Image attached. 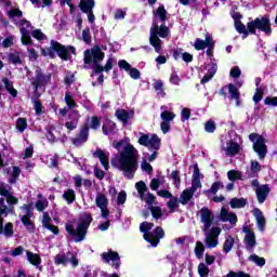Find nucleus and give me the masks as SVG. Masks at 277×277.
<instances>
[{
	"label": "nucleus",
	"instance_id": "nucleus-1",
	"mask_svg": "<svg viewBox=\"0 0 277 277\" xmlns=\"http://www.w3.org/2000/svg\"><path fill=\"white\" fill-rule=\"evenodd\" d=\"M113 146L118 150V155L111 160L113 166L121 170L126 179H133L137 172L138 151L129 143V138L114 141Z\"/></svg>",
	"mask_w": 277,
	"mask_h": 277
},
{
	"label": "nucleus",
	"instance_id": "nucleus-2",
	"mask_svg": "<svg viewBox=\"0 0 277 277\" xmlns=\"http://www.w3.org/2000/svg\"><path fill=\"white\" fill-rule=\"evenodd\" d=\"M166 18H168V11L163 5H160L154 11L153 26L150 28L149 42L154 47L156 53H161V39L168 38L170 29L166 26Z\"/></svg>",
	"mask_w": 277,
	"mask_h": 277
},
{
	"label": "nucleus",
	"instance_id": "nucleus-3",
	"mask_svg": "<svg viewBox=\"0 0 277 277\" xmlns=\"http://www.w3.org/2000/svg\"><path fill=\"white\" fill-rule=\"evenodd\" d=\"M138 144L141 146H145L146 148H148V150L153 151L151 155L148 153L144 154L141 163L143 172H147V174H150L153 172V166H150V163H148L147 161L151 162L155 161V159H157V156L159 155L157 150L161 148V138H159L157 134L148 135L141 133V136L138 137Z\"/></svg>",
	"mask_w": 277,
	"mask_h": 277
},
{
	"label": "nucleus",
	"instance_id": "nucleus-4",
	"mask_svg": "<svg viewBox=\"0 0 277 277\" xmlns=\"http://www.w3.org/2000/svg\"><path fill=\"white\" fill-rule=\"evenodd\" d=\"M8 16L13 18L15 25L19 27V31L22 35L21 37L22 44H24L25 47H29V44H34V41L31 40V29H34V27L31 26V23L27 19L16 21V18L23 17V11L18 9H11L8 11Z\"/></svg>",
	"mask_w": 277,
	"mask_h": 277
},
{
	"label": "nucleus",
	"instance_id": "nucleus-5",
	"mask_svg": "<svg viewBox=\"0 0 277 277\" xmlns=\"http://www.w3.org/2000/svg\"><path fill=\"white\" fill-rule=\"evenodd\" d=\"M90 222H92V217L85 214L84 219L78 223H66L65 230L76 242L83 241V239H85Z\"/></svg>",
	"mask_w": 277,
	"mask_h": 277
},
{
	"label": "nucleus",
	"instance_id": "nucleus-6",
	"mask_svg": "<svg viewBox=\"0 0 277 277\" xmlns=\"http://www.w3.org/2000/svg\"><path fill=\"white\" fill-rule=\"evenodd\" d=\"M153 226H155L153 223L143 222L140 225V230L141 233H144L143 237L145 241L150 243L153 248H157V246H159V240L163 239L166 234L161 227H157L155 232H150L153 230Z\"/></svg>",
	"mask_w": 277,
	"mask_h": 277
},
{
	"label": "nucleus",
	"instance_id": "nucleus-7",
	"mask_svg": "<svg viewBox=\"0 0 277 277\" xmlns=\"http://www.w3.org/2000/svg\"><path fill=\"white\" fill-rule=\"evenodd\" d=\"M247 29L250 34H255L256 29L266 34V36H272V23L269 22V17H256L254 21L249 22L247 24Z\"/></svg>",
	"mask_w": 277,
	"mask_h": 277
},
{
	"label": "nucleus",
	"instance_id": "nucleus-8",
	"mask_svg": "<svg viewBox=\"0 0 277 277\" xmlns=\"http://www.w3.org/2000/svg\"><path fill=\"white\" fill-rule=\"evenodd\" d=\"M56 53L61 60L68 61V50L57 41H51L50 48L41 49V55L44 57L53 58Z\"/></svg>",
	"mask_w": 277,
	"mask_h": 277
},
{
	"label": "nucleus",
	"instance_id": "nucleus-9",
	"mask_svg": "<svg viewBox=\"0 0 277 277\" xmlns=\"http://www.w3.org/2000/svg\"><path fill=\"white\" fill-rule=\"evenodd\" d=\"M221 150L226 157H235L241 153V145L237 142V138H225L221 142Z\"/></svg>",
	"mask_w": 277,
	"mask_h": 277
},
{
	"label": "nucleus",
	"instance_id": "nucleus-10",
	"mask_svg": "<svg viewBox=\"0 0 277 277\" xmlns=\"http://www.w3.org/2000/svg\"><path fill=\"white\" fill-rule=\"evenodd\" d=\"M250 142L253 143V149L259 155L260 159H264L267 155V145H265V137L261 134L251 133L249 135Z\"/></svg>",
	"mask_w": 277,
	"mask_h": 277
},
{
	"label": "nucleus",
	"instance_id": "nucleus-11",
	"mask_svg": "<svg viewBox=\"0 0 277 277\" xmlns=\"http://www.w3.org/2000/svg\"><path fill=\"white\" fill-rule=\"evenodd\" d=\"M105 60V52L98 47H93L91 50L84 51V64H94V66H100L101 62Z\"/></svg>",
	"mask_w": 277,
	"mask_h": 277
},
{
	"label": "nucleus",
	"instance_id": "nucleus-12",
	"mask_svg": "<svg viewBox=\"0 0 277 277\" xmlns=\"http://www.w3.org/2000/svg\"><path fill=\"white\" fill-rule=\"evenodd\" d=\"M205 233V243L207 248H217L220 245V235L222 234V228L220 227H212L211 229L203 230Z\"/></svg>",
	"mask_w": 277,
	"mask_h": 277
},
{
	"label": "nucleus",
	"instance_id": "nucleus-13",
	"mask_svg": "<svg viewBox=\"0 0 277 277\" xmlns=\"http://www.w3.org/2000/svg\"><path fill=\"white\" fill-rule=\"evenodd\" d=\"M95 205L96 208L101 210L103 220H107L109 217V199H107V195L97 193L95 196Z\"/></svg>",
	"mask_w": 277,
	"mask_h": 277
},
{
	"label": "nucleus",
	"instance_id": "nucleus-14",
	"mask_svg": "<svg viewBox=\"0 0 277 277\" xmlns=\"http://www.w3.org/2000/svg\"><path fill=\"white\" fill-rule=\"evenodd\" d=\"M22 211H24V215H22V224L25 226L26 229H28L29 233H34V228L36 226L34 225V222H31V217L34 216V211L31 210V205H24L21 207Z\"/></svg>",
	"mask_w": 277,
	"mask_h": 277
},
{
	"label": "nucleus",
	"instance_id": "nucleus-15",
	"mask_svg": "<svg viewBox=\"0 0 277 277\" xmlns=\"http://www.w3.org/2000/svg\"><path fill=\"white\" fill-rule=\"evenodd\" d=\"M55 265H65L70 263L72 267H77L79 265V260H77V255L68 252V253H58L54 256Z\"/></svg>",
	"mask_w": 277,
	"mask_h": 277
},
{
	"label": "nucleus",
	"instance_id": "nucleus-16",
	"mask_svg": "<svg viewBox=\"0 0 277 277\" xmlns=\"http://www.w3.org/2000/svg\"><path fill=\"white\" fill-rule=\"evenodd\" d=\"M199 215H200V222L203 225L202 230H210L211 226H213V220H215L213 212H211L209 208L203 207L199 211Z\"/></svg>",
	"mask_w": 277,
	"mask_h": 277
},
{
	"label": "nucleus",
	"instance_id": "nucleus-17",
	"mask_svg": "<svg viewBox=\"0 0 277 277\" xmlns=\"http://www.w3.org/2000/svg\"><path fill=\"white\" fill-rule=\"evenodd\" d=\"M215 72H217V63H215V61H210V64H207L201 68V74L203 75V78L201 79L202 85L209 83L215 76Z\"/></svg>",
	"mask_w": 277,
	"mask_h": 277
},
{
	"label": "nucleus",
	"instance_id": "nucleus-18",
	"mask_svg": "<svg viewBox=\"0 0 277 277\" xmlns=\"http://www.w3.org/2000/svg\"><path fill=\"white\" fill-rule=\"evenodd\" d=\"M49 81H51V75H43L42 70L36 69V75L31 79V84L34 85L35 90L42 88V85H47Z\"/></svg>",
	"mask_w": 277,
	"mask_h": 277
},
{
	"label": "nucleus",
	"instance_id": "nucleus-19",
	"mask_svg": "<svg viewBox=\"0 0 277 277\" xmlns=\"http://www.w3.org/2000/svg\"><path fill=\"white\" fill-rule=\"evenodd\" d=\"M102 259L104 263H109L115 269L120 267V255L118 252L109 250L108 252L102 253Z\"/></svg>",
	"mask_w": 277,
	"mask_h": 277
},
{
	"label": "nucleus",
	"instance_id": "nucleus-20",
	"mask_svg": "<svg viewBox=\"0 0 277 277\" xmlns=\"http://www.w3.org/2000/svg\"><path fill=\"white\" fill-rule=\"evenodd\" d=\"M215 43L213 42V37H211V35L206 34V40H201V39H196L195 43H194V48L196 49V51H202L205 49H213V45Z\"/></svg>",
	"mask_w": 277,
	"mask_h": 277
},
{
	"label": "nucleus",
	"instance_id": "nucleus-21",
	"mask_svg": "<svg viewBox=\"0 0 277 277\" xmlns=\"http://www.w3.org/2000/svg\"><path fill=\"white\" fill-rule=\"evenodd\" d=\"M26 261L37 269H42V258L40 254L26 250Z\"/></svg>",
	"mask_w": 277,
	"mask_h": 277
},
{
	"label": "nucleus",
	"instance_id": "nucleus-22",
	"mask_svg": "<svg viewBox=\"0 0 277 277\" xmlns=\"http://www.w3.org/2000/svg\"><path fill=\"white\" fill-rule=\"evenodd\" d=\"M220 221L221 222H229V224H232V226H235L237 224V214H235L233 212H228V210H226V208H222L221 213H220Z\"/></svg>",
	"mask_w": 277,
	"mask_h": 277
},
{
	"label": "nucleus",
	"instance_id": "nucleus-23",
	"mask_svg": "<svg viewBox=\"0 0 277 277\" xmlns=\"http://www.w3.org/2000/svg\"><path fill=\"white\" fill-rule=\"evenodd\" d=\"M115 115L120 122H123V124H129V121L135 116V111L118 109Z\"/></svg>",
	"mask_w": 277,
	"mask_h": 277
},
{
	"label": "nucleus",
	"instance_id": "nucleus-24",
	"mask_svg": "<svg viewBox=\"0 0 277 277\" xmlns=\"http://www.w3.org/2000/svg\"><path fill=\"white\" fill-rule=\"evenodd\" d=\"M114 68V58L109 57L106 61L105 66L103 67L102 65H95L93 66V74L92 77H96V75L105 71V72H109V70H111Z\"/></svg>",
	"mask_w": 277,
	"mask_h": 277
},
{
	"label": "nucleus",
	"instance_id": "nucleus-25",
	"mask_svg": "<svg viewBox=\"0 0 277 277\" xmlns=\"http://www.w3.org/2000/svg\"><path fill=\"white\" fill-rule=\"evenodd\" d=\"M69 118L70 121H67L65 123V127L66 129H68V131H75V128L77 127V124H79V119L81 118L79 110H71Z\"/></svg>",
	"mask_w": 277,
	"mask_h": 277
},
{
	"label": "nucleus",
	"instance_id": "nucleus-26",
	"mask_svg": "<svg viewBox=\"0 0 277 277\" xmlns=\"http://www.w3.org/2000/svg\"><path fill=\"white\" fill-rule=\"evenodd\" d=\"M245 246L249 251L254 250V246H256V236L254 235V232L252 230L246 232Z\"/></svg>",
	"mask_w": 277,
	"mask_h": 277
},
{
	"label": "nucleus",
	"instance_id": "nucleus-27",
	"mask_svg": "<svg viewBox=\"0 0 277 277\" xmlns=\"http://www.w3.org/2000/svg\"><path fill=\"white\" fill-rule=\"evenodd\" d=\"M255 194L258 196V201L260 202V205H263V202H265V200L267 199V196L269 194V186L262 185V186L256 187Z\"/></svg>",
	"mask_w": 277,
	"mask_h": 277
},
{
	"label": "nucleus",
	"instance_id": "nucleus-28",
	"mask_svg": "<svg viewBox=\"0 0 277 277\" xmlns=\"http://www.w3.org/2000/svg\"><path fill=\"white\" fill-rule=\"evenodd\" d=\"M253 215L256 220L259 230L263 233V230H265V216L263 215V212L259 209H254Z\"/></svg>",
	"mask_w": 277,
	"mask_h": 277
},
{
	"label": "nucleus",
	"instance_id": "nucleus-29",
	"mask_svg": "<svg viewBox=\"0 0 277 277\" xmlns=\"http://www.w3.org/2000/svg\"><path fill=\"white\" fill-rule=\"evenodd\" d=\"M160 110H161L160 118L162 122H172V120L176 118V115L174 113L168 110V106H161Z\"/></svg>",
	"mask_w": 277,
	"mask_h": 277
},
{
	"label": "nucleus",
	"instance_id": "nucleus-30",
	"mask_svg": "<svg viewBox=\"0 0 277 277\" xmlns=\"http://www.w3.org/2000/svg\"><path fill=\"white\" fill-rule=\"evenodd\" d=\"M95 155L98 157L102 166L105 168V170H109V153H105L102 149H97L95 151Z\"/></svg>",
	"mask_w": 277,
	"mask_h": 277
},
{
	"label": "nucleus",
	"instance_id": "nucleus-31",
	"mask_svg": "<svg viewBox=\"0 0 277 277\" xmlns=\"http://www.w3.org/2000/svg\"><path fill=\"white\" fill-rule=\"evenodd\" d=\"M88 135H90V128L83 127L82 130L80 131L79 138L74 140L75 146H81L83 142H88Z\"/></svg>",
	"mask_w": 277,
	"mask_h": 277
},
{
	"label": "nucleus",
	"instance_id": "nucleus-32",
	"mask_svg": "<svg viewBox=\"0 0 277 277\" xmlns=\"http://www.w3.org/2000/svg\"><path fill=\"white\" fill-rule=\"evenodd\" d=\"M94 0H80L79 8L81 12L88 13L94 10Z\"/></svg>",
	"mask_w": 277,
	"mask_h": 277
},
{
	"label": "nucleus",
	"instance_id": "nucleus-33",
	"mask_svg": "<svg viewBox=\"0 0 277 277\" xmlns=\"http://www.w3.org/2000/svg\"><path fill=\"white\" fill-rule=\"evenodd\" d=\"M102 129H103L104 135H111V133H115L116 131V123L109 119H105V122Z\"/></svg>",
	"mask_w": 277,
	"mask_h": 277
},
{
	"label": "nucleus",
	"instance_id": "nucleus-34",
	"mask_svg": "<svg viewBox=\"0 0 277 277\" xmlns=\"http://www.w3.org/2000/svg\"><path fill=\"white\" fill-rule=\"evenodd\" d=\"M194 194L195 193L190 188L184 189L180 196L181 205H187V202L194 198Z\"/></svg>",
	"mask_w": 277,
	"mask_h": 277
},
{
	"label": "nucleus",
	"instance_id": "nucleus-35",
	"mask_svg": "<svg viewBox=\"0 0 277 277\" xmlns=\"http://www.w3.org/2000/svg\"><path fill=\"white\" fill-rule=\"evenodd\" d=\"M29 124L27 123V119L19 117L15 121V129L18 133H23L24 131H27V128Z\"/></svg>",
	"mask_w": 277,
	"mask_h": 277
},
{
	"label": "nucleus",
	"instance_id": "nucleus-36",
	"mask_svg": "<svg viewBox=\"0 0 277 277\" xmlns=\"http://www.w3.org/2000/svg\"><path fill=\"white\" fill-rule=\"evenodd\" d=\"M227 88L232 98L236 101V105L237 107H239V98L241 96V94L239 93V89H237L235 84H228Z\"/></svg>",
	"mask_w": 277,
	"mask_h": 277
},
{
	"label": "nucleus",
	"instance_id": "nucleus-37",
	"mask_svg": "<svg viewBox=\"0 0 277 277\" xmlns=\"http://www.w3.org/2000/svg\"><path fill=\"white\" fill-rule=\"evenodd\" d=\"M233 246H235V238H233V236H230V235L225 236V242L223 245V252L225 254H228V252H230V250H233Z\"/></svg>",
	"mask_w": 277,
	"mask_h": 277
},
{
	"label": "nucleus",
	"instance_id": "nucleus-38",
	"mask_svg": "<svg viewBox=\"0 0 277 277\" xmlns=\"http://www.w3.org/2000/svg\"><path fill=\"white\" fill-rule=\"evenodd\" d=\"M39 200L36 202L35 208L37 211L42 212L49 207V200L42 198V194L38 195Z\"/></svg>",
	"mask_w": 277,
	"mask_h": 277
},
{
	"label": "nucleus",
	"instance_id": "nucleus-39",
	"mask_svg": "<svg viewBox=\"0 0 277 277\" xmlns=\"http://www.w3.org/2000/svg\"><path fill=\"white\" fill-rule=\"evenodd\" d=\"M135 189L137 190V194L141 198V200H144L145 196H146V183H144V181H140L135 184Z\"/></svg>",
	"mask_w": 277,
	"mask_h": 277
},
{
	"label": "nucleus",
	"instance_id": "nucleus-40",
	"mask_svg": "<svg viewBox=\"0 0 277 277\" xmlns=\"http://www.w3.org/2000/svg\"><path fill=\"white\" fill-rule=\"evenodd\" d=\"M248 201L245 198H234L230 200V207L232 209H241L246 207Z\"/></svg>",
	"mask_w": 277,
	"mask_h": 277
},
{
	"label": "nucleus",
	"instance_id": "nucleus-41",
	"mask_svg": "<svg viewBox=\"0 0 277 277\" xmlns=\"http://www.w3.org/2000/svg\"><path fill=\"white\" fill-rule=\"evenodd\" d=\"M179 198L176 197H171L170 200L167 202V208L169 209L170 213H174L176 209H179Z\"/></svg>",
	"mask_w": 277,
	"mask_h": 277
},
{
	"label": "nucleus",
	"instance_id": "nucleus-42",
	"mask_svg": "<svg viewBox=\"0 0 277 277\" xmlns=\"http://www.w3.org/2000/svg\"><path fill=\"white\" fill-rule=\"evenodd\" d=\"M2 82L4 83V88L5 90H8L9 94H11V96L15 97L18 94V92L16 91V89H14L12 82L8 78H3Z\"/></svg>",
	"mask_w": 277,
	"mask_h": 277
},
{
	"label": "nucleus",
	"instance_id": "nucleus-43",
	"mask_svg": "<svg viewBox=\"0 0 277 277\" xmlns=\"http://www.w3.org/2000/svg\"><path fill=\"white\" fill-rule=\"evenodd\" d=\"M235 28L238 31V34H242V39L248 38V30L246 29V25L241 23V21L235 22Z\"/></svg>",
	"mask_w": 277,
	"mask_h": 277
},
{
	"label": "nucleus",
	"instance_id": "nucleus-44",
	"mask_svg": "<svg viewBox=\"0 0 277 277\" xmlns=\"http://www.w3.org/2000/svg\"><path fill=\"white\" fill-rule=\"evenodd\" d=\"M63 198H64V200H66L67 205H72V202L76 198L75 190L74 189H67L63 194Z\"/></svg>",
	"mask_w": 277,
	"mask_h": 277
},
{
	"label": "nucleus",
	"instance_id": "nucleus-45",
	"mask_svg": "<svg viewBox=\"0 0 277 277\" xmlns=\"http://www.w3.org/2000/svg\"><path fill=\"white\" fill-rule=\"evenodd\" d=\"M98 127H101V119H98V117H91L88 119V129H93L96 131Z\"/></svg>",
	"mask_w": 277,
	"mask_h": 277
},
{
	"label": "nucleus",
	"instance_id": "nucleus-46",
	"mask_svg": "<svg viewBox=\"0 0 277 277\" xmlns=\"http://www.w3.org/2000/svg\"><path fill=\"white\" fill-rule=\"evenodd\" d=\"M249 261H251V263H254L259 267H263V265H265V258H261L256 254H251L249 256Z\"/></svg>",
	"mask_w": 277,
	"mask_h": 277
},
{
	"label": "nucleus",
	"instance_id": "nucleus-47",
	"mask_svg": "<svg viewBox=\"0 0 277 277\" xmlns=\"http://www.w3.org/2000/svg\"><path fill=\"white\" fill-rule=\"evenodd\" d=\"M12 192V187L3 182H0V196L5 198V196H10Z\"/></svg>",
	"mask_w": 277,
	"mask_h": 277
},
{
	"label": "nucleus",
	"instance_id": "nucleus-48",
	"mask_svg": "<svg viewBox=\"0 0 277 277\" xmlns=\"http://www.w3.org/2000/svg\"><path fill=\"white\" fill-rule=\"evenodd\" d=\"M65 103L68 107V109H75L77 107V102H75V98L70 93L65 94Z\"/></svg>",
	"mask_w": 277,
	"mask_h": 277
},
{
	"label": "nucleus",
	"instance_id": "nucleus-49",
	"mask_svg": "<svg viewBox=\"0 0 277 277\" xmlns=\"http://www.w3.org/2000/svg\"><path fill=\"white\" fill-rule=\"evenodd\" d=\"M2 235H4V237H12L14 235V225L6 223L4 228L2 227Z\"/></svg>",
	"mask_w": 277,
	"mask_h": 277
},
{
	"label": "nucleus",
	"instance_id": "nucleus-50",
	"mask_svg": "<svg viewBox=\"0 0 277 277\" xmlns=\"http://www.w3.org/2000/svg\"><path fill=\"white\" fill-rule=\"evenodd\" d=\"M241 172L237 170H230L227 172V179L229 181H241Z\"/></svg>",
	"mask_w": 277,
	"mask_h": 277
},
{
	"label": "nucleus",
	"instance_id": "nucleus-51",
	"mask_svg": "<svg viewBox=\"0 0 277 277\" xmlns=\"http://www.w3.org/2000/svg\"><path fill=\"white\" fill-rule=\"evenodd\" d=\"M18 176H21V169L18 167H13V171L11 173V177L9 179V183L11 185L16 183Z\"/></svg>",
	"mask_w": 277,
	"mask_h": 277
},
{
	"label": "nucleus",
	"instance_id": "nucleus-52",
	"mask_svg": "<svg viewBox=\"0 0 277 277\" xmlns=\"http://www.w3.org/2000/svg\"><path fill=\"white\" fill-rule=\"evenodd\" d=\"M195 254L197 259H200L205 254V245L201 241H197L195 246Z\"/></svg>",
	"mask_w": 277,
	"mask_h": 277
},
{
	"label": "nucleus",
	"instance_id": "nucleus-53",
	"mask_svg": "<svg viewBox=\"0 0 277 277\" xmlns=\"http://www.w3.org/2000/svg\"><path fill=\"white\" fill-rule=\"evenodd\" d=\"M215 129H217V126L215 124V121L209 120L205 124V131L206 133H215Z\"/></svg>",
	"mask_w": 277,
	"mask_h": 277
},
{
	"label": "nucleus",
	"instance_id": "nucleus-54",
	"mask_svg": "<svg viewBox=\"0 0 277 277\" xmlns=\"http://www.w3.org/2000/svg\"><path fill=\"white\" fill-rule=\"evenodd\" d=\"M8 60L9 64H21V55H18V52L10 53Z\"/></svg>",
	"mask_w": 277,
	"mask_h": 277
},
{
	"label": "nucleus",
	"instance_id": "nucleus-55",
	"mask_svg": "<svg viewBox=\"0 0 277 277\" xmlns=\"http://www.w3.org/2000/svg\"><path fill=\"white\" fill-rule=\"evenodd\" d=\"M222 187H224V184H222V182H215L212 184L211 188L207 190V194H217V192H220Z\"/></svg>",
	"mask_w": 277,
	"mask_h": 277
},
{
	"label": "nucleus",
	"instance_id": "nucleus-56",
	"mask_svg": "<svg viewBox=\"0 0 277 277\" xmlns=\"http://www.w3.org/2000/svg\"><path fill=\"white\" fill-rule=\"evenodd\" d=\"M198 274L200 277L209 276V267L205 263H200L198 266Z\"/></svg>",
	"mask_w": 277,
	"mask_h": 277
},
{
	"label": "nucleus",
	"instance_id": "nucleus-57",
	"mask_svg": "<svg viewBox=\"0 0 277 277\" xmlns=\"http://www.w3.org/2000/svg\"><path fill=\"white\" fill-rule=\"evenodd\" d=\"M31 36L36 40H47V35H44V32H42V30H40V29L32 30Z\"/></svg>",
	"mask_w": 277,
	"mask_h": 277
},
{
	"label": "nucleus",
	"instance_id": "nucleus-58",
	"mask_svg": "<svg viewBox=\"0 0 277 277\" xmlns=\"http://www.w3.org/2000/svg\"><path fill=\"white\" fill-rule=\"evenodd\" d=\"M169 81L172 85H181V77H179L176 71H172Z\"/></svg>",
	"mask_w": 277,
	"mask_h": 277
},
{
	"label": "nucleus",
	"instance_id": "nucleus-59",
	"mask_svg": "<svg viewBox=\"0 0 277 277\" xmlns=\"http://www.w3.org/2000/svg\"><path fill=\"white\" fill-rule=\"evenodd\" d=\"M82 40L85 44H90L92 42V35L90 34V28H85L82 30Z\"/></svg>",
	"mask_w": 277,
	"mask_h": 277
},
{
	"label": "nucleus",
	"instance_id": "nucleus-60",
	"mask_svg": "<svg viewBox=\"0 0 277 277\" xmlns=\"http://www.w3.org/2000/svg\"><path fill=\"white\" fill-rule=\"evenodd\" d=\"M118 66L120 68V70H126V72H129L131 70V64H129V62H127L126 60H120L118 62Z\"/></svg>",
	"mask_w": 277,
	"mask_h": 277
},
{
	"label": "nucleus",
	"instance_id": "nucleus-61",
	"mask_svg": "<svg viewBox=\"0 0 277 277\" xmlns=\"http://www.w3.org/2000/svg\"><path fill=\"white\" fill-rule=\"evenodd\" d=\"M150 212H151L153 217H155V220H159V217H161L163 215V212L161 211V208H159V207H151Z\"/></svg>",
	"mask_w": 277,
	"mask_h": 277
},
{
	"label": "nucleus",
	"instance_id": "nucleus-62",
	"mask_svg": "<svg viewBox=\"0 0 277 277\" xmlns=\"http://www.w3.org/2000/svg\"><path fill=\"white\" fill-rule=\"evenodd\" d=\"M250 171L252 174H259L261 171V163H259L256 160H252Z\"/></svg>",
	"mask_w": 277,
	"mask_h": 277
},
{
	"label": "nucleus",
	"instance_id": "nucleus-63",
	"mask_svg": "<svg viewBox=\"0 0 277 277\" xmlns=\"http://www.w3.org/2000/svg\"><path fill=\"white\" fill-rule=\"evenodd\" d=\"M224 277H251L250 274L245 273V272H233L230 271L226 276Z\"/></svg>",
	"mask_w": 277,
	"mask_h": 277
},
{
	"label": "nucleus",
	"instance_id": "nucleus-64",
	"mask_svg": "<svg viewBox=\"0 0 277 277\" xmlns=\"http://www.w3.org/2000/svg\"><path fill=\"white\" fill-rule=\"evenodd\" d=\"M127 202V192L121 190L117 196V205H124Z\"/></svg>",
	"mask_w": 277,
	"mask_h": 277
}]
</instances>
